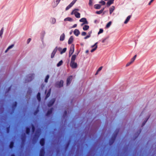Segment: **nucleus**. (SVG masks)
I'll use <instances>...</instances> for the list:
<instances>
[{"instance_id":"nucleus-1","label":"nucleus","mask_w":156,"mask_h":156,"mask_svg":"<svg viewBox=\"0 0 156 156\" xmlns=\"http://www.w3.org/2000/svg\"><path fill=\"white\" fill-rule=\"evenodd\" d=\"M117 134V133H116L114 135V136H112L111 138V140H110L109 141V144L110 145H112L114 142L115 140V138L116 137Z\"/></svg>"},{"instance_id":"nucleus-2","label":"nucleus","mask_w":156,"mask_h":156,"mask_svg":"<svg viewBox=\"0 0 156 156\" xmlns=\"http://www.w3.org/2000/svg\"><path fill=\"white\" fill-rule=\"evenodd\" d=\"M77 0H73L66 8V10H68L75 3Z\"/></svg>"},{"instance_id":"nucleus-3","label":"nucleus","mask_w":156,"mask_h":156,"mask_svg":"<svg viewBox=\"0 0 156 156\" xmlns=\"http://www.w3.org/2000/svg\"><path fill=\"white\" fill-rule=\"evenodd\" d=\"M70 65L73 69L76 68L78 66L77 63L75 62H71Z\"/></svg>"},{"instance_id":"nucleus-4","label":"nucleus","mask_w":156,"mask_h":156,"mask_svg":"<svg viewBox=\"0 0 156 156\" xmlns=\"http://www.w3.org/2000/svg\"><path fill=\"white\" fill-rule=\"evenodd\" d=\"M74 46L73 44H72L71 46L70 49L69 51V55L70 57L73 53L74 51Z\"/></svg>"},{"instance_id":"nucleus-5","label":"nucleus","mask_w":156,"mask_h":156,"mask_svg":"<svg viewBox=\"0 0 156 156\" xmlns=\"http://www.w3.org/2000/svg\"><path fill=\"white\" fill-rule=\"evenodd\" d=\"M64 82L62 80H61L59 82H57L56 83V86L59 88L63 86Z\"/></svg>"},{"instance_id":"nucleus-6","label":"nucleus","mask_w":156,"mask_h":156,"mask_svg":"<svg viewBox=\"0 0 156 156\" xmlns=\"http://www.w3.org/2000/svg\"><path fill=\"white\" fill-rule=\"evenodd\" d=\"M55 101V98H52L48 103V107H50L52 106Z\"/></svg>"},{"instance_id":"nucleus-7","label":"nucleus","mask_w":156,"mask_h":156,"mask_svg":"<svg viewBox=\"0 0 156 156\" xmlns=\"http://www.w3.org/2000/svg\"><path fill=\"white\" fill-rule=\"evenodd\" d=\"M72 76H70L67 78L66 81V83L67 85H68L70 84L72 81Z\"/></svg>"},{"instance_id":"nucleus-8","label":"nucleus","mask_w":156,"mask_h":156,"mask_svg":"<svg viewBox=\"0 0 156 156\" xmlns=\"http://www.w3.org/2000/svg\"><path fill=\"white\" fill-rule=\"evenodd\" d=\"M66 48H65L62 50V48H61L58 47V51L60 52V53L61 54L65 53L66 51Z\"/></svg>"},{"instance_id":"nucleus-9","label":"nucleus","mask_w":156,"mask_h":156,"mask_svg":"<svg viewBox=\"0 0 156 156\" xmlns=\"http://www.w3.org/2000/svg\"><path fill=\"white\" fill-rule=\"evenodd\" d=\"M45 140L44 138H41L40 141V144L42 146H43L45 144Z\"/></svg>"},{"instance_id":"nucleus-10","label":"nucleus","mask_w":156,"mask_h":156,"mask_svg":"<svg viewBox=\"0 0 156 156\" xmlns=\"http://www.w3.org/2000/svg\"><path fill=\"white\" fill-rule=\"evenodd\" d=\"M80 21L81 22H83L84 23H86V24H88V22L87 20V19L85 18H83L81 19L80 20Z\"/></svg>"},{"instance_id":"nucleus-11","label":"nucleus","mask_w":156,"mask_h":156,"mask_svg":"<svg viewBox=\"0 0 156 156\" xmlns=\"http://www.w3.org/2000/svg\"><path fill=\"white\" fill-rule=\"evenodd\" d=\"M44 148H42L40 150L39 156H44Z\"/></svg>"},{"instance_id":"nucleus-12","label":"nucleus","mask_w":156,"mask_h":156,"mask_svg":"<svg viewBox=\"0 0 156 156\" xmlns=\"http://www.w3.org/2000/svg\"><path fill=\"white\" fill-rule=\"evenodd\" d=\"M80 33V32L78 29H76L74 31V34L76 36H78Z\"/></svg>"},{"instance_id":"nucleus-13","label":"nucleus","mask_w":156,"mask_h":156,"mask_svg":"<svg viewBox=\"0 0 156 156\" xmlns=\"http://www.w3.org/2000/svg\"><path fill=\"white\" fill-rule=\"evenodd\" d=\"M17 102L16 101L14 102L12 104V109L13 111H14L15 110V109L17 107Z\"/></svg>"},{"instance_id":"nucleus-14","label":"nucleus","mask_w":156,"mask_h":156,"mask_svg":"<svg viewBox=\"0 0 156 156\" xmlns=\"http://www.w3.org/2000/svg\"><path fill=\"white\" fill-rule=\"evenodd\" d=\"M73 36H71L69 38V39L68 41V44H71L72 42H73Z\"/></svg>"},{"instance_id":"nucleus-15","label":"nucleus","mask_w":156,"mask_h":156,"mask_svg":"<svg viewBox=\"0 0 156 156\" xmlns=\"http://www.w3.org/2000/svg\"><path fill=\"white\" fill-rule=\"evenodd\" d=\"M53 110V108H51V109H50L48 110L47 112V113L46 115L48 116V115H51L52 112Z\"/></svg>"},{"instance_id":"nucleus-16","label":"nucleus","mask_w":156,"mask_h":156,"mask_svg":"<svg viewBox=\"0 0 156 156\" xmlns=\"http://www.w3.org/2000/svg\"><path fill=\"white\" fill-rule=\"evenodd\" d=\"M74 13L76 17L77 18H80V14L79 12L75 11Z\"/></svg>"},{"instance_id":"nucleus-17","label":"nucleus","mask_w":156,"mask_h":156,"mask_svg":"<svg viewBox=\"0 0 156 156\" xmlns=\"http://www.w3.org/2000/svg\"><path fill=\"white\" fill-rule=\"evenodd\" d=\"M65 38V35L63 33L61 34L60 36V40L62 41L64 40Z\"/></svg>"},{"instance_id":"nucleus-18","label":"nucleus","mask_w":156,"mask_h":156,"mask_svg":"<svg viewBox=\"0 0 156 156\" xmlns=\"http://www.w3.org/2000/svg\"><path fill=\"white\" fill-rule=\"evenodd\" d=\"M50 22L52 24H54L56 22V20L55 18H52L50 20Z\"/></svg>"},{"instance_id":"nucleus-19","label":"nucleus","mask_w":156,"mask_h":156,"mask_svg":"<svg viewBox=\"0 0 156 156\" xmlns=\"http://www.w3.org/2000/svg\"><path fill=\"white\" fill-rule=\"evenodd\" d=\"M113 0H110L107 3V5L108 7L111 4L113 3Z\"/></svg>"},{"instance_id":"nucleus-20","label":"nucleus","mask_w":156,"mask_h":156,"mask_svg":"<svg viewBox=\"0 0 156 156\" xmlns=\"http://www.w3.org/2000/svg\"><path fill=\"white\" fill-rule=\"evenodd\" d=\"M131 15L129 16H127L126 19V20H125V21L124 22V23L125 24H126L129 21V20H130V19L131 18Z\"/></svg>"},{"instance_id":"nucleus-21","label":"nucleus","mask_w":156,"mask_h":156,"mask_svg":"<svg viewBox=\"0 0 156 156\" xmlns=\"http://www.w3.org/2000/svg\"><path fill=\"white\" fill-rule=\"evenodd\" d=\"M115 9V7L113 6H112L109 9L110 14H111Z\"/></svg>"},{"instance_id":"nucleus-22","label":"nucleus","mask_w":156,"mask_h":156,"mask_svg":"<svg viewBox=\"0 0 156 156\" xmlns=\"http://www.w3.org/2000/svg\"><path fill=\"white\" fill-rule=\"evenodd\" d=\"M101 6L99 4H96L94 5V8L96 9H99L101 8Z\"/></svg>"},{"instance_id":"nucleus-23","label":"nucleus","mask_w":156,"mask_h":156,"mask_svg":"<svg viewBox=\"0 0 156 156\" xmlns=\"http://www.w3.org/2000/svg\"><path fill=\"white\" fill-rule=\"evenodd\" d=\"M33 75H31L30 76H28L27 77H28V82H29L31 81L33 79Z\"/></svg>"},{"instance_id":"nucleus-24","label":"nucleus","mask_w":156,"mask_h":156,"mask_svg":"<svg viewBox=\"0 0 156 156\" xmlns=\"http://www.w3.org/2000/svg\"><path fill=\"white\" fill-rule=\"evenodd\" d=\"M64 20L65 21H69L71 22L73 21V19L71 18L68 17H67V18L65 19Z\"/></svg>"},{"instance_id":"nucleus-25","label":"nucleus","mask_w":156,"mask_h":156,"mask_svg":"<svg viewBox=\"0 0 156 156\" xmlns=\"http://www.w3.org/2000/svg\"><path fill=\"white\" fill-rule=\"evenodd\" d=\"M76 58V55H73L71 57V62H75Z\"/></svg>"},{"instance_id":"nucleus-26","label":"nucleus","mask_w":156,"mask_h":156,"mask_svg":"<svg viewBox=\"0 0 156 156\" xmlns=\"http://www.w3.org/2000/svg\"><path fill=\"white\" fill-rule=\"evenodd\" d=\"M14 44H12L11 45L9 46L5 50V52L6 53V52H7L9 50L12 48L14 47Z\"/></svg>"},{"instance_id":"nucleus-27","label":"nucleus","mask_w":156,"mask_h":156,"mask_svg":"<svg viewBox=\"0 0 156 156\" xmlns=\"http://www.w3.org/2000/svg\"><path fill=\"white\" fill-rule=\"evenodd\" d=\"M37 98L38 101H40L41 100V94L38 92L37 95Z\"/></svg>"},{"instance_id":"nucleus-28","label":"nucleus","mask_w":156,"mask_h":156,"mask_svg":"<svg viewBox=\"0 0 156 156\" xmlns=\"http://www.w3.org/2000/svg\"><path fill=\"white\" fill-rule=\"evenodd\" d=\"M51 89H50L49 90L48 93H47V94L46 96L45 99H47L50 96V94H51Z\"/></svg>"},{"instance_id":"nucleus-29","label":"nucleus","mask_w":156,"mask_h":156,"mask_svg":"<svg viewBox=\"0 0 156 156\" xmlns=\"http://www.w3.org/2000/svg\"><path fill=\"white\" fill-rule=\"evenodd\" d=\"M14 143L13 141H11L10 142L9 145V147L10 148L12 149L14 147Z\"/></svg>"},{"instance_id":"nucleus-30","label":"nucleus","mask_w":156,"mask_h":156,"mask_svg":"<svg viewBox=\"0 0 156 156\" xmlns=\"http://www.w3.org/2000/svg\"><path fill=\"white\" fill-rule=\"evenodd\" d=\"M89 28V26L87 25H85L83 27V29L84 30H88Z\"/></svg>"},{"instance_id":"nucleus-31","label":"nucleus","mask_w":156,"mask_h":156,"mask_svg":"<svg viewBox=\"0 0 156 156\" xmlns=\"http://www.w3.org/2000/svg\"><path fill=\"white\" fill-rule=\"evenodd\" d=\"M104 9V8L101 9V10L99 11H97L96 12V13L98 14H101L103 12Z\"/></svg>"},{"instance_id":"nucleus-32","label":"nucleus","mask_w":156,"mask_h":156,"mask_svg":"<svg viewBox=\"0 0 156 156\" xmlns=\"http://www.w3.org/2000/svg\"><path fill=\"white\" fill-rule=\"evenodd\" d=\"M30 129L29 127H27L26 129V132L27 134H29L30 133Z\"/></svg>"},{"instance_id":"nucleus-33","label":"nucleus","mask_w":156,"mask_h":156,"mask_svg":"<svg viewBox=\"0 0 156 156\" xmlns=\"http://www.w3.org/2000/svg\"><path fill=\"white\" fill-rule=\"evenodd\" d=\"M63 63V61L62 60L60 61L57 64V67H59L62 65Z\"/></svg>"},{"instance_id":"nucleus-34","label":"nucleus","mask_w":156,"mask_h":156,"mask_svg":"<svg viewBox=\"0 0 156 156\" xmlns=\"http://www.w3.org/2000/svg\"><path fill=\"white\" fill-rule=\"evenodd\" d=\"M49 77V75H47L46 76L45 78V82L46 83H47L48 81V79Z\"/></svg>"},{"instance_id":"nucleus-35","label":"nucleus","mask_w":156,"mask_h":156,"mask_svg":"<svg viewBox=\"0 0 156 156\" xmlns=\"http://www.w3.org/2000/svg\"><path fill=\"white\" fill-rule=\"evenodd\" d=\"M57 50H58V48L57 47H56L54 49L52 52L56 54Z\"/></svg>"},{"instance_id":"nucleus-36","label":"nucleus","mask_w":156,"mask_h":156,"mask_svg":"<svg viewBox=\"0 0 156 156\" xmlns=\"http://www.w3.org/2000/svg\"><path fill=\"white\" fill-rule=\"evenodd\" d=\"M10 130V126H9L8 127L6 128V132L7 133H9Z\"/></svg>"},{"instance_id":"nucleus-37","label":"nucleus","mask_w":156,"mask_h":156,"mask_svg":"<svg viewBox=\"0 0 156 156\" xmlns=\"http://www.w3.org/2000/svg\"><path fill=\"white\" fill-rule=\"evenodd\" d=\"M112 23V22L111 21L109 22L106 25V27L107 28H108L111 26Z\"/></svg>"},{"instance_id":"nucleus-38","label":"nucleus","mask_w":156,"mask_h":156,"mask_svg":"<svg viewBox=\"0 0 156 156\" xmlns=\"http://www.w3.org/2000/svg\"><path fill=\"white\" fill-rule=\"evenodd\" d=\"M32 130L33 132H34L35 130V128L33 124H32Z\"/></svg>"},{"instance_id":"nucleus-39","label":"nucleus","mask_w":156,"mask_h":156,"mask_svg":"<svg viewBox=\"0 0 156 156\" xmlns=\"http://www.w3.org/2000/svg\"><path fill=\"white\" fill-rule=\"evenodd\" d=\"M97 45H96V47L92 49V50H91L90 52H93L97 49Z\"/></svg>"},{"instance_id":"nucleus-40","label":"nucleus","mask_w":156,"mask_h":156,"mask_svg":"<svg viewBox=\"0 0 156 156\" xmlns=\"http://www.w3.org/2000/svg\"><path fill=\"white\" fill-rule=\"evenodd\" d=\"M103 29H100L99 30L98 33V34H99L103 33Z\"/></svg>"},{"instance_id":"nucleus-41","label":"nucleus","mask_w":156,"mask_h":156,"mask_svg":"<svg viewBox=\"0 0 156 156\" xmlns=\"http://www.w3.org/2000/svg\"><path fill=\"white\" fill-rule=\"evenodd\" d=\"M99 3L102 4L103 5H104L105 4V1L103 0H101Z\"/></svg>"},{"instance_id":"nucleus-42","label":"nucleus","mask_w":156,"mask_h":156,"mask_svg":"<svg viewBox=\"0 0 156 156\" xmlns=\"http://www.w3.org/2000/svg\"><path fill=\"white\" fill-rule=\"evenodd\" d=\"M149 117H148V118H147V119L146 120V121H144L143 122V123H142V126H144V125L146 123V122H147V120H148V119H149Z\"/></svg>"},{"instance_id":"nucleus-43","label":"nucleus","mask_w":156,"mask_h":156,"mask_svg":"<svg viewBox=\"0 0 156 156\" xmlns=\"http://www.w3.org/2000/svg\"><path fill=\"white\" fill-rule=\"evenodd\" d=\"M3 31H4V29H3V27L2 28V29L1 30V37L2 35V34L3 33Z\"/></svg>"},{"instance_id":"nucleus-44","label":"nucleus","mask_w":156,"mask_h":156,"mask_svg":"<svg viewBox=\"0 0 156 156\" xmlns=\"http://www.w3.org/2000/svg\"><path fill=\"white\" fill-rule=\"evenodd\" d=\"M55 53H54V52H52L51 55V58H53V57H54L55 55Z\"/></svg>"},{"instance_id":"nucleus-45","label":"nucleus","mask_w":156,"mask_h":156,"mask_svg":"<svg viewBox=\"0 0 156 156\" xmlns=\"http://www.w3.org/2000/svg\"><path fill=\"white\" fill-rule=\"evenodd\" d=\"M132 63L130 61L129 62L127 63V64L126 65V66L127 67V66H129Z\"/></svg>"},{"instance_id":"nucleus-46","label":"nucleus","mask_w":156,"mask_h":156,"mask_svg":"<svg viewBox=\"0 0 156 156\" xmlns=\"http://www.w3.org/2000/svg\"><path fill=\"white\" fill-rule=\"evenodd\" d=\"M92 0H89V4L91 6L92 5Z\"/></svg>"},{"instance_id":"nucleus-47","label":"nucleus","mask_w":156,"mask_h":156,"mask_svg":"<svg viewBox=\"0 0 156 156\" xmlns=\"http://www.w3.org/2000/svg\"><path fill=\"white\" fill-rule=\"evenodd\" d=\"M38 111L39 110H38V109H37V110H36L34 112V115H36Z\"/></svg>"},{"instance_id":"nucleus-48","label":"nucleus","mask_w":156,"mask_h":156,"mask_svg":"<svg viewBox=\"0 0 156 156\" xmlns=\"http://www.w3.org/2000/svg\"><path fill=\"white\" fill-rule=\"evenodd\" d=\"M108 38V37H106V38H105L104 39L102 40V43H104V42H105V40H106Z\"/></svg>"},{"instance_id":"nucleus-49","label":"nucleus","mask_w":156,"mask_h":156,"mask_svg":"<svg viewBox=\"0 0 156 156\" xmlns=\"http://www.w3.org/2000/svg\"><path fill=\"white\" fill-rule=\"evenodd\" d=\"M86 33L85 32H83L81 33V35L83 36H84L86 35Z\"/></svg>"},{"instance_id":"nucleus-50","label":"nucleus","mask_w":156,"mask_h":156,"mask_svg":"<svg viewBox=\"0 0 156 156\" xmlns=\"http://www.w3.org/2000/svg\"><path fill=\"white\" fill-rule=\"evenodd\" d=\"M90 37V35H87L85 37H84V39H86Z\"/></svg>"},{"instance_id":"nucleus-51","label":"nucleus","mask_w":156,"mask_h":156,"mask_svg":"<svg viewBox=\"0 0 156 156\" xmlns=\"http://www.w3.org/2000/svg\"><path fill=\"white\" fill-rule=\"evenodd\" d=\"M31 40V39L30 38H29L27 40V43L28 44L29 43L30 41Z\"/></svg>"},{"instance_id":"nucleus-52","label":"nucleus","mask_w":156,"mask_h":156,"mask_svg":"<svg viewBox=\"0 0 156 156\" xmlns=\"http://www.w3.org/2000/svg\"><path fill=\"white\" fill-rule=\"evenodd\" d=\"M102 66H101L98 69V71H101L102 69Z\"/></svg>"},{"instance_id":"nucleus-53","label":"nucleus","mask_w":156,"mask_h":156,"mask_svg":"<svg viewBox=\"0 0 156 156\" xmlns=\"http://www.w3.org/2000/svg\"><path fill=\"white\" fill-rule=\"evenodd\" d=\"M22 140L23 142L25 141V136L23 137L22 138Z\"/></svg>"},{"instance_id":"nucleus-54","label":"nucleus","mask_w":156,"mask_h":156,"mask_svg":"<svg viewBox=\"0 0 156 156\" xmlns=\"http://www.w3.org/2000/svg\"><path fill=\"white\" fill-rule=\"evenodd\" d=\"M154 1V0H151L150 2L149 3L148 5H150L151 4V3L152 2Z\"/></svg>"},{"instance_id":"nucleus-55","label":"nucleus","mask_w":156,"mask_h":156,"mask_svg":"<svg viewBox=\"0 0 156 156\" xmlns=\"http://www.w3.org/2000/svg\"><path fill=\"white\" fill-rule=\"evenodd\" d=\"M97 43H97V42L96 43L94 44V45H93L92 46H91V47H95H95H96V45H97Z\"/></svg>"},{"instance_id":"nucleus-56","label":"nucleus","mask_w":156,"mask_h":156,"mask_svg":"<svg viewBox=\"0 0 156 156\" xmlns=\"http://www.w3.org/2000/svg\"><path fill=\"white\" fill-rule=\"evenodd\" d=\"M135 60L132 58L131 59V61H130L132 63L134 62Z\"/></svg>"},{"instance_id":"nucleus-57","label":"nucleus","mask_w":156,"mask_h":156,"mask_svg":"<svg viewBox=\"0 0 156 156\" xmlns=\"http://www.w3.org/2000/svg\"><path fill=\"white\" fill-rule=\"evenodd\" d=\"M75 10H77V11H78L79 10V9H75L74 11H73L72 12H71V14H73V11Z\"/></svg>"},{"instance_id":"nucleus-58","label":"nucleus","mask_w":156,"mask_h":156,"mask_svg":"<svg viewBox=\"0 0 156 156\" xmlns=\"http://www.w3.org/2000/svg\"><path fill=\"white\" fill-rule=\"evenodd\" d=\"M77 26V24H74L73 26V28H75V27H76Z\"/></svg>"},{"instance_id":"nucleus-59","label":"nucleus","mask_w":156,"mask_h":156,"mask_svg":"<svg viewBox=\"0 0 156 156\" xmlns=\"http://www.w3.org/2000/svg\"><path fill=\"white\" fill-rule=\"evenodd\" d=\"M136 57V55H135L132 58L133 59H134V60L135 59Z\"/></svg>"},{"instance_id":"nucleus-60","label":"nucleus","mask_w":156,"mask_h":156,"mask_svg":"<svg viewBox=\"0 0 156 156\" xmlns=\"http://www.w3.org/2000/svg\"><path fill=\"white\" fill-rule=\"evenodd\" d=\"M64 114L65 115V116H66L67 115V111H65L64 112Z\"/></svg>"},{"instance_id":"nucleus-61","label":"nucleus","mask_w":156,"mask_h":156,"mask_svg":"<svg viewBox=\"0 0 156 156\" xmlns=\"http://www.w3.org/2000/svg\"><path fill=\"white\" fill-rule=\"evenodd\" d=\"M69 142H68V143L67 144V145H66V148H67V147H68V146H69Z\"/></svg>"},{"instance_id":"nucleus-62","label":"nucleus","mask_w":156,"mask_h":156,"mask_svg":"<svg viewBox=\"0 0 156 156\" xmlns=\"http://www.w3.org/2000/svg\"><path fill=\"white\" fill-rule=\"evenodd\" d=\"M98 72H99V71H98L97 70V72H96V73H95V75H97V74H98Z\"/></svg>"},{"instance_id":"nucleus-63","label":"nucleus","mask_w":156,"mask_h":156,"mask_svg":"<svg viewBox=\"0 0 156 156\" xmlns=\"http://www.w3.org/2000/svg\"><path fill=\"white\" fill-rule=\"evenodd\" d=\"M11 87H9L8 89V91L10 90L11 89Z\"/></svg>"},{"instance_id":"nucleus-64","label":"nucleus","mask_w":156,"mask_h":156,"mask_svg":"<svg viewBox=\"0 0 156 156\" xmlns=\"http://www.w3.org/2000/svg\"><path fill=\"white\" fill-rule=\"evenodd\" d=\"M89 52V51L88 50H87L86 51V53H87Z\"/></svg>"}]
</instances>
